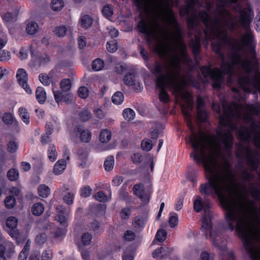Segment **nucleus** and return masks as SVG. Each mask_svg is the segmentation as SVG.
Segmentation results:
<instances>
[{"mask_svg": "<svg viewBox=\"0 0 260 260\" xmlns=\"http://www.w3.org/2000/svg\"><path fill=\"white\" fill-rule=\"evenodd\" d=\"M190 45L193 53L194 54H198L200 52L201 47L200 38L196 36L195 40L191 41Z\"/></svg>", "mask_w": 260, "mask_h": 260, "instance_id": "obj_21", "label": "nucleus"}, {"mask_svg": "<svg viewBox=\"0 0 260 260\" xmlns=\"http://www.w3.org/2000/svg\"><path fill=\"white\" fill-rule=\"evenodd\" d=\"M11 59V53L9 51L4 50L0 52V60L6 62Z\"/></svg>", "mask_w": 260, "mask_h": 260, "instance_id": "obj_42", "label": "nucleus"}, {"mask_svg": "<svg viewBox=\"0 0 260 260\" xmlns=\"http://www.w3.org/2000/svg\"><path fill=\"white\" fill-rule=\"evenodd\" d=\"M5 204L8 209H12L16 205V200L12 196H8L5 200Z\"/></svg>", "mask_w": 260, "mask_h": 260, "instance_id": "obj_35", "label": "nucleus"}, {"mask_svg": "<svg viewBox=\"0 0 260 260\" xmlns=\"http://www.w3.org/2000/svg\"><path fill=\"white\" fill-rule=\"evenodd\" d=\"M237 1L218 0L217 2L216 17L213 19L209 17L206 12H202L197 16L194 7L199 5L198 0H186V5L180 9V13L182 16L188 15L187 23L192 29L197 26L199 17L206 26L204 31L206 40H214L212 43V49H221L222 46L230 41L227 30L233 31L236 28V19L225 8L236 4L233 9L238 12L241 9V6L237 4Z\"/></svg>", "mask_w": 260, "mask_h": 260, "instance_id": "obj_3", "label": "nucleus"}, {"mask_svg": "<svg viewBox=\"0 0 260 260\" xmlns=\"http://www.w3.org/2000/svg\"><path fill=\"white\" fill-rule=\"evenodd\" d=\"M90 228L92 231L99 233L101 230V224L98 221L94 220L90 223Z\"/></svg>", "mask_w": 260, "mask_h": 260, "instance_id": "obj_46", "label": "nucleus"}, {"mask_svg": "<svg viewBox=\"0 0 260 260\" xmlns=\"http://www.w3.org/2000/svg\"><path fill=\"white\" fill-rule=\"evenodd\" d=\"M123 238L126 241H132L135 239L136 234L133 231L128 230L124 233Z\"/></svg>", "mask_w": 260, "mask_h": 260, "instance_id": "obj_44", "label": "nucleus"}, {"mask_svg": "<svg viewBox=\"0 0 260 260\" xmlns=\"http://www.w3.org/2000/svg\"><path fill=\"white\" fill-rule=\"evenodd\" d=\"M38 191L39 195L42 198H47L50 193V189L48 186L42 184L38 186Z\"/></svg>", "mask_w": 260, "mask_h": 260, "instance_id": "obj_19", "label": "nucleus"}, {"mask_svg": "<svg viewBox=\"0 0 260 260\" xmlns=\"http://www.w3.org/2000/svg\"><path fill=\"white\" fill-rule=\"evenodd\" d=\"M211 207V203L207 199L203 200L200 196H196V199L193 202V208L197 212H200L202 210L204 211V214L203 215L202 221V230L206 232V230L214 229L211 223V215L210 212V208Z\"/></svg>", "mask_w": 260, "mask_h": 260, "instance_id": "obj_6", "label": "nucleus"}, {"mask_svg": "<svg viewBox=\"0 0 260 260\" xmlns=\"http://www.w3.org/2000/svg\"><path fill=\"white\" fill-rule=\"evenodd\" d=\"M39 80L44 86L49 85L51 82L50 77L45 73L40 74Z\"/></svg>", "mask_w": 260, "mask_h": 260, "instance_id": "obj_38", "label": "nucleus"}, {"mask_svg": "<svg viewBox=\"0 0 260 260\" xmlns=\"http://www.w3.org/2000/svg\"><path fill=\"white\" fill-rule=\"evenodd\" d=\"M48 156L49 160L53 162L57 157V152L56 151V147L54 144H50L48 148Z\"/></svg>", "mask_w": 260, "mask_h": 260, "instance_id": "obj_18", "label": "nucleus"}, {"mask_svg": "<svg viewBox=\"0 0 260 260\" xmlns=\"http://www.w3.org/2000/svg\"><path fill=\"white\" fill-rule=\"evenodd\" d=\"M36 96L37 101L40 104H43L46 100V93L42 87H38L36 91Z\"/></svg>", "mask_w": 260, "mask_h": 260, "instance_id": "obj_15", "label": "nucleus"}, {"mask_svg": "<svg viewBox=\"0 0 260 260\" xmlns=\"http://www.w3.org/2000/svg\"><path fill=\"white\" fill-rule=\"evenodd\" d=\"M258 152L254 151L249 146L240 145L236 151V156L239 158L245 157L246 159L247 165L253 171H256L260 177V173L258 171L259 161L258 159Z\"/></svg>", "mask_w": 260, "mask_h": 260, "instance_id": "obj_7", "label": "nucleus"}, {"mask_svg": "<svg viewBox=\"0 0 260 260\" xmlns=\"http://www.w3.org/2000/svg\"><path fill=\"white\" fill-rule=\"evenodd\" d=\"M178 219L177 214L174 213H171L170 214V217L169 219V223L171 228H175L178 224Z\"/></svg>", "mask_w": 260, "mask_h": 260, "instance_id": "obj_34", "label": "nucleus"}, {"mask_svg": "<svg viewBox=\"0 0 260 260\" xmlns=\"http://www.w3.org/2000/svg\"><path fill=\"white\" fill-rule=\"evenodd\" d=\"M2 118L3 121L7 124H11L14 122L12 115H4Z\"/></svg>", "mask_w": 260, "mask_h": 260, "instance_id": "obj_56", "label": "nucleus"}, {"mask_svg": "<svg viewBox=\"0 0 260 260\" xmlns=\"http://www.w3.org/2000/svg\"><path fill=\"white\" fill-rule=\"evenodd\" d=\"M167 237V232L164 229H159L157 231L155 239L159 242L164 241Z\"/></svg>", "mask_w": 260, "mask_h": 260, "instance_id": "obj_36", "label": "nucleus"}, {"mask_svg": "<svg viewBox=\"0 0 260 260\" xmlns=\"http://www.w3.org/2000/svg\"><path fill=\"white\" fill-rule=\"evenodd\" d=\"M29 48L28 47H22L20 49L18 57L21 60L26 59L28 55Z\"/></svg>", "mask_w": 260, "mask_h": 260, "instance_id": "obj_40", "label": "nucleus"}, {"mask_svg": "<svg viewBox=\"0 0 260 260\" xmlns=\"http://www.w3.org/2000/svg\"><path fill=\"white\" fill-rule=\"evenodd\" d=\"M44 209L43 204L37 203L33 205L31 208V212L34 215L40 216L43 213Z\"/></svg>", "mask_w": 260, "mask_h": 260, "instance_id": "obj_22", "label": "nucleus"}, {"mask_svg": "<svg viewBox=\"0 0 260 260\" xmlns=\"http://www.w3.org/2000/svg\"><path fill=\"white\" fill-rule=\"evenodd\" d=\"M152 146V141L149 139H145L141 142V148L146 151L151 150Z\"/></svg>", "mask_w": 260, "mask_h": 260, "instance_id": "obj_32", "label": "nucleus"}, {"mask_svg": "<svg viewBox=\"0 0 260 260\" xmlns=\"http://www.w3.org/2000/svg\"><path fill=\"white\" fill-rule=\"evenodd\" d=\"M46 241V236L45 234L38 235L36 239V242L39 245L44 244Z\"/></svg>", "mask_w": 260, "mask_h": 260, "instance_id": "obj_53", "label": "nucleus"}, {"mask_svg": "<svg viewBox=\"0 0 260 260\" xmlns=\"http://www.w3.org/2000/svg\"><path fill=\"white\" fill-rule=\"evenodd\" d=\"M135 4L144 13L146 18H142L139 23L144 21L149 24L157 22H168L171 24L175 22V17L171 8L172 0H135Z\"/></svg>", "mask_w": 260, "mask_h": 260, "instance_id": "obj_4", "label": "nucleus"}, {"mask_svg": "<svg viewBox=\"0 0 260 260\" xmlns=\"http://www.w3.org/2000/svg\"><path fill=\"white\" fill-rule=\"evenodd\" d=\"M73 135L76 138L79 139L83 143H89L91 139V133L88 129L80 125H76L73 129Z\"/></svg>", "mask_w": 260, "mask_h": 260, "instance_id": "obj_10", "label": "nucleus"}, {"mask_svg": "<svg viewBox=\"0 0 260 260\" xmlns=\"http://www.w3.org/2000/svg\"><path fill=\"white\" fill-rule=\"evenodd\" d=\"M209 237L213 245L221 251V254L222 256L221 260H235L233 251H227L226 242L222 236L219 228H215L214 229H212Z\"/></svg>", "mask_w": 260, "mask_h": 260, "instance_id": "obj_5", "label": "nucleus"}, {"mask_svg": "<svg viewBox=\"0 0 260 260\" xmlns=\"http://www.w3.org/2000/svg\"><path fill=\"white\" fill-rule=\"evenodd\" d=\"M94 197L95 200L101 202H105L108 201V197L103 191H99L96 193Z\"/></svg>", "mask_w": 260, "mask_h": 260, "instance_id": "obj_43", "label": "nucleus"}, {"mask_svg": "<svg viewBox=\"0 0 260 260\" xmlns=\"http://www.w3.org/2000/svg\"><path fill=\"white\" fill-rule=\"evenodd\" d=\"M40 253L36 251L33 252L29 257V260H40Z\"/></svg>", "mask_w": 260, "mask_h": 260, "instance_id": "obj_63", "label": "nucleus"}, {"mask_svg": "<svg viewBox=\"0 0 260 260\" xmlns=\"http://www.w3.org/2000/svg\"><path fill=\"white\" fill-rule=\"evenodd\" d=\"M39 29V25L37 23L34 21L28 22L26 27V31L29 35L35 34Z\"/></svg>", "mask_w": 260, "mask_h": 260, "instance_id": "obj_17", "label": "nucleus"}, {"mask_svg": "<svg viewBox=\"0 0 260 260\" xmlns=\"http://www.w3.org/2000/svg\"><path fill=\"white\" fill-rule=\"evenodd\" d=\"M71 86V82L69 79H63L60 82V87L63 92L69 91Z\"/></svg>", "mask_w": 260, "mask_h": 260, "instance_id": "obj_25", "label": "nucleus"}, {"mask_svg": "<svg viewBox=\"0 0 260 260\" xmlns=\"http://www.w3.org/2000/svg\"><path fill=\"white\" fill-rule=\"evenodd\" d=\"M58 214L68 215L70 212V208L66 209L62 205H59L56 207Z\"/></svg>", "mask_w": 260, "mask_h": 260, "instance_id": "obj_54", "label": "nucleus"}, {"mask_svg": "<svg viewBox=\"0 0 260 260\" xmlns=\"http://www.w3.org/2000/svg\"><path fill=\"white\" fill-rule=\"evenodd\" d=\"M2 16L3 20L5 22H11V21L15 20V17H16V14L14 16H13L10 13L8 12V13L3 15Z\"/></svg>", "mask_w": 260, "mask_h": 260, "instance_id": "obj_55", "label": "nucleus"}, {"mask_svg": "<svg viewBox=\"0 0 260 260\" xmlns=\"http://www.w3.org/2000/svg\"><path fill=\"white\" fill-rule=\"evenodd\" d=\"M8 179L11 181H16L19 177V172L16 169H11L7 173Z\"/></svg>", "mask_w": 260, "mask_h": 260, "instance_id": "obj_30", "label": "nucleus"}, {"mask_svg": "<svg viewBox=\"0 0 260 260\" xmlns=\"http://www.w3.org/2000/svg\"><path fill=\"white\" fill-rule=\"evenodd\" d=\"M78 45L80 48H83L85 47L86 45V41L85 38L83 36H81L78 38Z\"/></svg>", "mask_w": 260, "mask_h": 260, "instance_id": "obj_60", "label": "nucleus"}, {"mask_svg": "<svg viewBox=\"0 0 260 260\" xmlns=\"http://www.w3.org/2000/svg\"><path fill=\"white\" fill-rule=\"evenodd\" d=\"M114 165V158L113 156H109L107 157L104 162V168L107 171L112 170Z\"/></svg>", "mask_w": 260, "mask_h": 260, "instance_id": "obj_27", "label": "nucleus"}, {"mask_svg": "<svg viewBox=\"0 0 260 260\" xmlns=\"http://www.w3.org/2000/svg\"><path fill=\"white\" fill-rule=\"evenodd\" d=\"M239 135L241 139L245 141H248L250 139V134L247 131L240 130Z\"/></svg>", "mask_w": 260, "mask_h": 260, "instance_id": "obj_51", "label": "nucleus"}, {"mask_svg": "<svg viewBox=\"0 0 260 260\" xmlns=\"http://www.w3.org/2000/svg\"><path fill=\"white\" fill-rule=\"evenodd\" d=\"M204 105V100L201 96H198L197 98V109L198 110V112L200 113V114H202L201 112L203 109V106Z\"/></svg>", "mask_w": 260, "mask_h": 260, "instance_id": "obj_52", "label": "nucleus"}, {"mask_svg": "<svg viewBox=\"0 0 260 260\" xmlns=\"http://www.w3.org/2000/svg\"><path fill=\"white\" fill-rule=\"evenodd\" d=\"M78 94L80 98L85 99L89 94V91L87 87L85 86L80 87L78 90Z\"/></svg>", "mask_w": 260, "mask_h": 260, "instance_id": "obj_39", "label": "nucleus"}, {"mask_svg": "<svg viewBox=\"0 0 260 260\" xmlns=\"http://www.w3.org/2000/svg\"><path fill=\"white\" fill-rule=\"evenodd\" d=\"M92 236L91 234L86 232L82 234L81 236V242L85 245H88L90 244Z\"/></svg>", "mask_w": 260, "mask_h": 260, "instance_id": "obj_31", "label": "nucleus"}, {"mask_svg": "<svg viewBox=\"0 0 260 260\" xmlns=\"http://www.w3.org/2000/svg\"><path fill=\"white\" fill-rule=\"evenodd\" d=\"M132 158L134 163H140L142 161V156L138 153L134 154Z\"/></svg>", "mask_w": 260, "mask_h": 260, "instance_id": "obj_58", "label": "nucleus"}, {"mask_svg": "<svg viewBox=\"0 0 260 260\" xmlns=\"http://www.w3.org/2000/svg\"><path fill=\"white\" fill-rule=\"evenodd\" d=\"M80 22L84 28H88L92 23V18L88 15H84L80 18Z\"/></svg>", "mask_w": 260, "mask_h": 260, "instance_id": "obj_26", "label": "nucleus"}, {"mask_svg": "<svg viewBox=\"0 0 260 260\" xmlns=\"http://www.w3.org/2000/svg\"><path fill=\"white\" fill-rule=\"evenodd\" d=\"M241 115H219L218 121L221 127L217 132L216 140L208 142L202 131L199 134L194 132L193 125L205 121L208 115H183L191 131L189 143L193 150L190 157L197 164L203 165L208 180L201 184L200 192L206 197H218L224 209L223 228L231 232L235 230L250 260H260V219L256 215L255 203L246 194L249 192L254 199L260 201V187L252 182L253 175L239 162L240 178L248 185L242 186L244 193L238 191L232 196L237 177L222 152L223 145L225 152L230 154L233 144L231 132L237 129L234 116L239 118Z\"/></svg>", "mask_w": 260, "mask_h": 260, "instance_id": "obj_1", "label": "nucleus"}, {"mask_svg": "<svg viewBox=\"0 0 260 260\" xmlns=\"http://www.w3.org/2000/svg\"><path fill=\"white\" fill-rule=\"evenodd\" d=\"M66 167V160L64 159H59L54 165L53 172L55 175H60L62 173Z\"/></svg>", "mask_w": 260, "mask_h": 260, "instance_id": "obj_14", "label": "nucleus"}, {"mask_svg": "<svg viewBox=\"0 0 260 260\" xmlns=\"http://www.w3.org/2000/svg\"><path fill=\"white\" fill-rule=\"evenodd\" d=\"M67 28L64 26L57 27L55 30V34L59 37H63L67 32Z\"/></svg>", "mask_w": 260, "mask_h": 260, "instance_id": "obj_50", "label": "nucleus"}, {"mask_svg": "<svg viewBox=\"0 0 260 260\" xmlns=\"http://www.w3.org/2000/svg\"><path fill=\"white\" fill-rule=\"evenodd\" d=\"M7 148L9 152H15L18 148L17 144L15 142L11 141L7 144Z\"/></svg>", "mask_w": 260, "mask_h": 260, "instance_id": "obj_48", "label": "nucleus"}, {"mask_svg": "<svg viewBox=\"0 0 260 260\" xmlns=\"http://www.w3.org/2000/svg\"><path fill=\"white\" fill-rule=\"evenodd\" d=\"M224 114H239L242 110L246 112L258 113L260 112V103L245 104L243 102L227 103L222 104Z\"/></svg>", "mask_w": 260, "mask_h": 260, "instance_id": "obj_8", "label": "nucleus"}, {"mask_svg": "<svg viewBox=\"0 0 260 260\" xmlns=\"http://www.w3.org/2000/svg\"><path fill=\"white\" fill-rule=\"evenodd\" d=\"M134 194L138 196L142 202L148 204L149 202V196L150 192L146 191L144 189V185L142 183H138L135 185L133 188Z\"/></svg>", "mask_w": 260, "mask_h": 260, "instance_id": "obj_11", "label": "nucleus"}, {"mask_svg": "<svg viewBox=\"0 0 260 260\" xmlns=\"http://www.w3.org/2000/svg\"><path fill=\"white\" fill-rule=\"evenodd\" d=\"M146 219L142 216H136L134 218L133 224L135 228L141 229L144 227Z\"/></svg>", "mask_w": 260, "mask_h": 260, "instance_id": "obj_20", "label": "nucleus"}, {"mask_svg": "<svg viewBox=\"0 0 260 260\" xmlns=\"http://www.w3.org/2000/svg\"><path fill=\"white\" fill-rule=\"evenodd\" d=\"M111 133L107 129H102L100 134V141L103 143H108L111 139Z\"/></svg>", "mask_w": 260, "mask_h": 260, "instance_id": "obj_16", "label": "nucleus"}, {"mask_svg": "<svg viewBox=\"0 0 260 260\" xmlns=\"http://www.w3.org/2000/svg\"><path fill=\"white\" fill-rule=\"evenodd\" d=\"M253 141L256 147L260 150V136L259 135H255L253 138Z\"/></svg>", "mask_w": 260, "mask_h": 260, "instance_id": "obj_62", "label": "nucleus"}, {"mask_svg": "<svg viewBox=\"0 0 260 260\" xmlns=\"http://www.w3.org/2000/svg\"><path fill=\"white\" fill-rule=\"evenodd\" d=\"M124 82L129 86H131L136 92H140L143 89L142 84L135 78V76L132 74L126 75L124 78Z\"/></svg>", "mask_w": 260, "mask_h": 260, "instance_id": "obj_12", "label": "nucleus"}, {"mask_svg": "<svg viewBox=\"0 0 260 260\" xmlns=\"http://www.w3.org/2000/svg\"><path fill=\"white\" fill-rule=\"evenodd\" d=\"M112 102L115 105H120L124 101V95L120 91L115 92L112 96Z\"/></svg>", "mask_w": 260, "mask_h": 260, "instance_id": "obj_24", "label": "nucleus"}, {"mask_svg": "<svg viewBox=\"0 0 260 260\" xmlns=\"http://www.w3.org/2000/svg\"><path fill=\"white\" fill-rule=\"evenodd\" d=\"M53 94L54 99L57 103L59 104L60 102L63 101L64 94H63L60 91H53Z\"/></svg>", "mask_w": 260, "mask_h": 260, "instance_id": "obj_49", "label": "nucleus"}, {"mask_svg": "<svg viewBox=\"0 0 260 260\" xmlns=\"http://www.w3.org/2000/svg\"><path fill=\"white\" fill-rule=\"evenodd\" d=\"M134 257L132 253L128 252H124L122 255V260H133Z\"/></svg>", "mask_w": 260, "mask_h": 260, "instance_id": "obj_64", "label": "nucleus"}, {"mask_svg": "<svg viewBox=\"0 0 260 260\" xmlns=\"http://www.w3.org/2000/svg\"><path fill=\"white\" fill-rule=\"evenodd\" d=\"M102 13L105 17L110 19L113 15V9L110 6L106 5L103 8Z\"/></svg>", "mask_w": 260, "mask_h": 260, "instance_id": "obj_37", "label": "nucleus"}, {"mask_svg": "<svg viewBox=\"0 0 260 260\" xmlns=\"http://www.w3.org/2000/svg\"><path fill=\"white\" fill-rule=\"evenodd\" d=\"M16 78L19 85L26 93L31 94L32 90L28 84V76L26 70L23 68H19L16 71Z\"/></svg>", "mask_w": 260, "mask_h": 260, "instance_id": "obj_9", "label": "nucleus"}, {"mask_svg": "<svg viewBox=\"0 0 260 260\" xmlns=\"http://www.w3.org/2000/svg\"><path fill=\"white\" fill-rule=\"evenodd\" d=\"M64 4L62 0H53L51 3L52 9L55 11H58L63 7Z\"/></svg>", "mask_w": 260, "mask_h": 260, "instance_id": "obj_29", "label": "nucleus"}, {"mask_svg": "<svg viewBox=\"0 0 260 260\" xmlns=\"http://www.w3.org/2000/svg\"><path fill=\"white\" fill-rule=\"evenodd\" d=\"M131 211L128 209H124L120 212V216L123 219H127L129 217Z\"/></svg>", "mask_w": 260, "mask_h": 260, "instance_id": "obj_59", "label": "nucleus"}, {"mask_svg": "<svg viewBox=\"0 0 260 260\" xmlns=\"http://www.w3.org/2000/svg\"><path fill=\"white\" fill-rule=\"evenodd\" d=\"M74 196L73 193L68 192L63 197V200L68 205H71L74 202Z\"/></svg>", "mask_w": 260, "mask_h": 260, "instance_id": "obj_47", "label": "nucleus"}, {"mask_svg": "<svg viewBox=\"0 0 260 260\" xmlns=\"http://www.w3.org/2000/svg\"><path fill=\"white\" fill-rule=\"evenodd\" d=\"M17 219L13 216L9 217L6 221V225L8 228L11 230L15 229L17 225Z\"/></svg>", "mask_w": 260, "mask_h": 260, "instance_id": "obj_33", "label": "nucleus"}, {"mask_svg": "<svg viewBox=\"0 0 260 260\" xmlns=\"http://www.w3.org/2000/svg\"><path fill=\"white\" fill-rule=\"evenodd\" d=\"M14 252V245L12 242L6 241L3 244H0V254L6 255L8 257H11Z\"/></svg>", "mask_w": 260, "mask_h": 260, "instance_id": "obj_13", "label": "nucleus"}, {"mask_svg": "<svg viewBox=\"0 0 260 260\" xmlns=\"http://www.w3.org/2000/svg\"><path fill=\"white\" fill-rule=\"evenodd\" d=\"M164 129V126L161 124L156 123L154 126L152 127L150 132V137L152 139H156L159 135L158 129Z\"/></svg>", "mask_w": 260, "mask_h": 260, "instance_id": "obj_23", "label": "nucleus"}, {"mask_svg": "<svg viewBox=\"0 0 260 260\" xmlns=\"http://www.w3.org/2000/svg\"><path fill=\"white\" fill-rule=\"evenodd\" d=\"M123 178L122 176H116L112 180L113 185L117 186H119L123 182Z\"/></svg>", "mask_w": 260, "mask_h": 260, "instance_id": "obj_61", "label": "nucleus"}, {"mask_svg": "<svg viewBox=\"0 0 260 260\" xmlns=\"http://www.w3.org/2000/svg\"><path fill=\"white\" fill-rule=\"evenodd\" d=\"M171 24L168 22H157L147 24L144 21L138 23L139 31L146 35L147 42L161 57H166V61L156 63L149 69L156 75V84L160 88L159 98L163 103H167L169 95L165 87L170 88L176 96L180 97L190 109L192 97L185 87L191 84L190 78L181 73V64L190 65L186 47L181 38V31L175 19Z\"/></svg>", "mask_w": 260, "mask_h": 260, "instance_id": "obj_2", "label": "nucleus"}, {"mask_svg": "<svg viewBox=\"0 0 260 260\" xmlns=\"http://www.w3.org/2000/svg\"><path fill=\"white\" fill-rule=\"evenodd\" d=\"M104 67V62L101 59H96L93 61L92 63V68L94 71H99L102 70Z\"/></svg>", "mask_w": 260, "mask_h": 260, "instance_id": "obj_28", "label": "nucleus"}, {"mask_svg": "<svg viewBox=\"0 0 260 260\" xmlns=\"http://www.w3.org/2000/svg\"><path fill=\"white\" fill-rule=\"evenodd\" d=\"M51 257L52 252L50 250L45 251L42 255V260H50Z\"/></svg>", "mask_w": 260, "mask_h": 260, "instance_id": "obj_57", "label": "nucleus"}, {"mask_svg": "<svg viewBox=\"0 0 260 260\" xmlns=\"http://www.w3.org/2000/svg\"><path fill=\"white\" fill-rule=\"evenodd\" d=\"M107 49L110 52L113 53L117 49V46L115 40H111L107 43Z\"/></svg>", "mask_w": 260, "mask_h": 260, "instance_id": "obj_41", "label": "nucleus"}, {"mask_svg": "<svg viewBox=\"0 0 260 260\" xmlns=\"http://www.w3.org/2000/svg\"><path fill=\"white\" fill-rule=\"evenodd\" d=\"M92 192V189L89 186H85L82 188L81 190V196L83 198H87L90 196Z\"/></svg>", "mask_w": 260, "mask_h": 260, "instance_id": "obj_45", "label": "nucleus"}]
</instances>
